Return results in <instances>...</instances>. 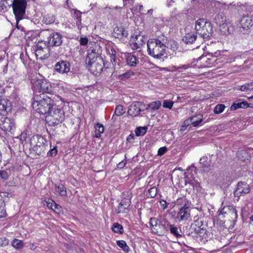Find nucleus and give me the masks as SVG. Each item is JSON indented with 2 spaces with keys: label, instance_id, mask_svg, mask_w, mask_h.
Listing matches in <instances>:
<instances>
[{
  "label": "nucleus",
  "instance_id": "f257e3e1",
  "mask_svg": "<svg viewBox=\"0 0 253 253\" xmlns=\"http://www.w3.org/2000/svg\"><path fill=\"white\" fill-rule=\"evenodd\" d=\"M100 51L99 46L96 44L90 47L87 51L86 63L87 64L88 70L94 75L100 73L105 66Z\"/></svg>",
  "mask_w": 253,
  "mask_h": 253
},
{
  "label": "nucleus",
  "instance_id": "f03ea898",
  "mask_svg": "<svg viewBox=\"0 0 253 253\" xmlns=\"http://www.w3.org/2000/svg\"><path fill=\"white\" fill-rule=\"evenodd\" d=\"M167 38L164 35L157 38L150 39L147 42V51L149 55L154 58L161 59L166 54Z\"/></svg>",
  "mask_w": 253,
  "mask_h": 253
},
{
  "label": "nucleus",
  "instance_id": "7ed1b4c3",
  "mask_svg": "<svg viewBox=\"0 0 253 253\" xmlns=\"http://www.w3.org/2000/svg\"><path fill=\"white\" fill-rule=\"evenodd\" d=\"M33 99V109L41 114L46 115L55 104L51 96L44 94H36Z\"/></svg>",
  "mask_w": 253,
  "mask_h": 253
},
{
  "label": "nucleus",
  "instance_id": "20e7f679",
  "mask_svg": "<svg viewBox=\"0 0 253 253\" xmlns=\"http://www.w3.org/2000/svg\"><path fill=\"white\" fill-rule=\"evenodd\" d=\"M65 119V113L62 107L54 104L47 113L46 123L50 126H55L61 123Z\"/></svg>",
  "mask_w": 253,
  "mask_h": 253
},
{
  "label": "nucleus",
  "instance_id": "39448f33",
  "mask_svg": "<svg viewBox=\"0 0 253 253\" xmlns=\"http://www.w3.org/2000/svg\"><path fill=\"white\" fill-rule=\"evenodd\" d=\"M195 30L196 34L203 39H208L212 35L211 23L204 18L199 19L195 22Z\"/></svg>",
  "mask_w": 253,
  "mask_h": 253
},
{
  "label": "nucleus",
  "instance_id": "423d86ee",
  "mask_svg": "<svg viewBox=\"0 0 253 253\" xmlns=\"http://www.w3.org/2000/svg\"><path fill=\"white\" fill-rule=\"evenodd\" d=\"M33 89L34 95L44 94L52 96L54 93L53 89L50 83L46 80H36L33 84Z\"/></svg>",
  "mask_w": 253,
  "mask_h": 253
},
{
  "label": "nucleus",
  "instance_id": "0eeeda50",
  "mask_svg": "<svg viewBox=\"0 0 253 253\" xmlns=\"http://www.w3.org/2000/svg\"><path fill=\"white\" fill-rule=\"evenodd\" d=\"M27 3V2L26 0H13L11 6L15 17L17 26L19 21L23 19L26 12Z\"/></svg>",
  "mask_w": 253,
  "mask_h": 253
},
{
  "label": "nucleus",
  "instance_id": "6e6552de",
  "mask_svg": "<svg viewBox=\"0 0 253 253\" xmlns=\"http://www.w3.org/2000/svg\"><path fill=\"white\" fill-rule=\"evenodd\" d=\"M180 200V207L176 215V218L179 222L187 220L190 216L191 212L190 203L185 198Z\"/></svg>",
  "mask_w": 253,
  "mask_h": 253
},
{
  "label": "nucleus",
  "instance_id": "1a4fd4ad",
  "mask_svg": "<svg viewBox=\"0 0 253 253\" xmlns=\"http://www.w3.org/2000/svg\"><path fill=\"white\" fill-rule=\"evenodd\" d=\"M217 60L216 56L213 54H209L208 55H202L195 60V61H196L197 63L201 61L200 63L197 65L196 64L195 65L198 68L211 67L214 66L217 64Z\"/></svg>",
  "mask_w": 253,
  "mask_h": 253
},
{
  "label": "nucleus",
  "instance_id": "9d476101",
  "mask_svg": "<svg viewBox=\"0 0 253 253\" xmlns=\"http://www.w3.org/2000/svg\"><path fill=\"white\" fill-rule=\"evenodd\" d=\"M192 227L197 234V238L198 241L205 243L208 241V233L201 220L198 219L192 224Z\"/></svg>",
  "mask_w": 253,
  "mask_h": 253
},
{
  "label": "nucleus",
  "instance_id": "9b49d317",
  "mask_svg": "<svg viewBox=\"0 0 253 253\" xmlns=\"http://www.w3.org/2000/svg\"><path fill=\"white\" fill-rule=\"evenodd\" d=\"M149 223L153 233L158 235H163L166 233L167 229L166 225L161 224L158 219L155 217L150 218Z\"/></svg>",
  "mask_w": 253,
  "mask_h": 253
},
{
  "label": "nucleus",
  "instance_id": "f8f14e48",
  "mask_svg": "<svg viewBox=\"0 0 253 253\" xmlns=\"http://www.w3.org/2000/svg\"><path fill=\"white\" fill-rule=\"evenodd\" d=\"M15 124L13 120L7 117H1L0 119V128L5 133H12L15 128Z\"/></svg>",
  "mask_w": 253,
  "mask_h": 253
},
{
  "label": "nucleus",
  "instance_id": "ddd939ff",
  "mask_svg": "<svg viewBox=\"0 0 253 253\" xmlns=\"http://www.w3.org/2000/svg\"><path fill=\"white\" fill-rule=\"evenodd\" d=\"M240 25L239 29L240 34L248 35L250 33L251 28L253 26V21L251 17L245 16L242 18Z\"/></svg>",
  "mask_w": 253,
  "mask_h": 253
},
{
  "label": "nucleus",
  "instance_id": "4468645a",
  "mask_svg": "<svg viewBox=\"0 0 253 253\" xmlns=\"http://www.w3.org/2000/svg\"><path fill=\"white\" fill-rule=\"evenodd\" d=\"M220 215H223L224 217L232 222H236L238 218L237 211L236 208L232 206L223 208L220 211Z\"/></svg>",
  "mask_w": 253,
  "mask_h": 253
},
{
  "label": "nucleus",
  "instance_id": "2eb2a0df",
  "mask_svg": "<svg viewBox=\"0 0 253 253\" xmlns=\"http://www.w3.org/2000/svg\"><path fill=\"white\" fill-rule=\"evenodd\" d=\"M145 105L141 102H133L128 108L127 113L132 117H136L139 115L140 113L144 110Z\"/></svg>",
  "mask_w": 253,
  "mask_h": 253
},
{
  "label": "nucleus",
  "instance_id": "dca6fc26",
  "mask_svg": "<svg viewBox=\"0 0 253 253\" xmlns=\"http://www.w3.org/2000/svg\"><path fill=\"white\" fill-rule=\"evenodd\" d=\"M250 186L247 183L245 182H238L236 189L234 191V195L238 197L244 196L249 193L250 192Z\"/></svg>",
  "mask_w": 253,
  "mask_h": 253
},
{
  "label": "nucleus",
  "instance_id": "f3484780",
  "mask_svg": "<svg viewBox=\"0 0 253 253\" xmlns=\"http://www.w3.org/2000/svg\"><path fill=\"white\" fill-rule=\"evenodd\" d=\"M54 70L60 74H66L70 70V64L67 61L60 60L54 65Z\"/></svg>",
  "mask_w": 253,
  "mask_h": 253
},
{
  "label": "nucleus",
  "instance_id": "a211bd4d",
  "mask_svg": "<svg viewBox=\"0 0 253 253\" xmlns=\"http://www.w3.org/2000/svg\"><path fill=\"white\" fill-rule=\"evenodd\" d=\"M62 39V36L58 33H53L49 36L48 45L52 46H59L63 42Z\"/></svg>",
  "mask_w": 253,
  "mask_h": 253
},
{
  "label": "nucleus",
  "instance_id": "6ab92c4d",
  "mask_svg": "<svg viewBox=\"0 0 253 253\" xmlns=\"http://www.w3.org/2000/svg\"><path fill=\"white\" fill-rule=\"evenodd\" d=\"M131 204L129 198H125L120 202L116 211L117 213H126L128 211Z\"/></svg>",
  "mask_w": 253,
  "mask_h": 253
},
{
  "label": "nucleus",
  "instance_id": "aec40b11",
  "mask_svg": "<svg viewBox=\"0 0 253 253\" xmlns=\"http://www.w3.org/2000/svg\"><path fill=\"white\" fill-rule=\"evenodd\" d=\"M132 41L131 46L133 50L141 48L145 43L144 37L141 34L135 35L134 38L132 37Z\"/></svg>",
  "mask_w": 253,
  "mask_h": 253
},
{
  "label": "nucleus",
  "instance_id": "412c9836",
  "mask_svg": "<svg viewBox=\"0 0 253 253\" xmlns=\"http://www.w3.org/2000/svg\"><path fill=\"white\" fill-rule=\"evenodd\" d=\"M112 35L115 38L123 39L127 37L128 32L123 26H117L114 29Z\"/></svg>",
  "mask_w": 253,
  "mask_h": 253
},
{
  "label": "nucleus",
  "instance_id": "4be33fe9",
  "mask_svg": "<svg viewBox=\"0 0 253 253\" xmlns=\"http://www.w3.org/2000/svg\"><path fill=\"white\" fill-rule=\"evenodd\" d=\"M11 103L7 98L0 99V114H6L8 112L11 111Z\"/></svg>",
  "mask_w": 253,
  "mask_h": 253
},
{
  "label": "nucleus",
  "instance_id": "5701e85b",
  "mask_svg": "<svg viewBox=\"0 0 253 253\" xmlns=\"http://www.w3.org/2000/svg\"><path fill=\"white\" fill-rule=\"evenodd\" d=\"M31 145L37 147L45 146V139L40 135H34L31 139Z\"/></svg>",
  "mask_w": 253,
  "mask_h": 253
},
{
  "label": "nucleus",
  "instance_id": "b1692460",
  "mask_svg": "<svg viewBox=\"0 0 253 253\" xmlns=\"http://www.w3.org/2000/svg\"><path fill=\"white\" fill-rule=\"evenodd\" d=\"M126 62L128 65L131 67H135L138 63L136 57L132 54H128L126 56Z\"/></svg>",
  "mask_w": 253,
  "mask_h": 253
},
{
  "label": "nucleus",
  "instance_id": "393cba45",
  "mask_svg": "<svg viewBox=\"0 0 253 253\" xmlns=\"http://www.w3.org/2000/svg\"><path fill=\"white\" fill-rule=\"evenodd\" d=\"M197 34L194 33H187L182 39V41L186 44H192L196 40Z\"/></svg>",
  "mask_w": 253,
  "mask_h": 253
},
{
  "label": "nucleus",
  "instance_id": "a878e982",
  "mask_svg": "<svg viewBox=\"0 0 253 253\" xmlns=\"http://www.w3.org/2000/svg\"><path fill=\"white\" fill-rule=\"evenodd\" d=\"M37 48H36V53L37 54H41L44 52V50L48 51V48L46 46V43L44 41H39L37 44Z\"/></svg>",
  "mask_w": 253,
  "mask_h": 253
},
{
  "label": "nucleus",
  "instance_id": "bb28decb",
  "mask_svg": "<svg viewBox=\"0 0 253 253\" xmlns=\"http://www.w3.org/2000/svg\"><path fill=\"white\" fill-rule=\"evenodd\" d=\"M161 106V101L157 100L152 102H151L149 104H147L144 107V110H151L153 111H155L158 110Z\"/></svg>",
  "mask_w": 253,
  "mask_h": 253
},
{
  "label": "nucleus",
  "instance_id": "cd10ccee",
  "mask_svg": "<svg viewBox=\"0 0 253 253\" xmlns=\"http://www.w3.org/2000/svg\"><path fill=\"white\" fill-rule=\"evenodd\" d=\"M249 107L250 105L247 101L238 102L234 103L231 105L230 109L232 110H236L239 108H247Z\"/></svg>",
  "mask_w": 253,
  "mask_h": 253
},
{
  "label": "nucleus",
  "instance_id": "c85d7f7f",
  "mask_svg": "<svg viewBox=\"0 0 253 253\" xmlns=\"http://www.w3.org/2000/svg\"><path fill=\"white\" fill-rule=\"evenodd\" d=\"M237 89L244 92L253 90V82L246 83L242 85H239L237 87Z\"/></svg>",
  "mask_w": 253,
  "mask_h": 253
},
{
  "label": "nucleus",
  "instance_id": "c756f323",
  "mask_svg": "<svg viewBox=\"0 0 253 253\" xmlns=\"http://www.w3.org/2000/svg\"><path fill=\"white\" fill-rule=\"evenodd\" d=\"M187 183L197 191H200L201 187L200 183L195 178L187 181Z\"/></svg>",
  "mask_w": 253,
  "mask_h": 253
},
{
  "label": "nucleus",
  "instance_id": "7c9ffc66",
  "mask_svg": "<svg viewBox=\"0 0 253 253\" xmlns=\"http://www.w3.org/2000/svg\"><path fill=\"white\" fill-rule=\"evenodd\" d=\"M94 128L95 129L94 137L99 138L101 134L104 131V126L100 123H97L94 126Z\"/></svg>",
  "mask_w": 253,
  "mask_h": 253
},
{
  "label": "nucleus",
  "instance_id": "2f4dec72",
  "mask_svg": "<svg viewBox=\"0 0 253 253\" xmlns=\"http://www.w3.org/2000/svg\"><path fill=\"white\" fill-rule=\"evenodd\" d=\"M55 190L58 193L60 196H65L67 195V191L66 188L64 186L60 184L59 185H55Z\"/></svg>",
  "mask_w": 253,
  "mask_h": 253
},
{
  "label": "nucleus",
  "instance_id": "473e14b6",
  "mask_svg": "<svg viewBox=\"0 0 253 253\" xmlns=\"http://www.w3.org/2000/svg\"><path fill=\"white\" fill-rule=\"evenodd\" d=\"M191 120L192 122V125L194 126H197L203 121V116L198 115L191 117Z\"/></svg>",
  "mask_w": 253,
  "mask_h": 253
},
{
  "label": "nucleus",
  "instance_id": "72a5a7b5",
  "mask_svg": "<svg viewBox=\"0 0 253 253\" xmlns=\"http://www.w3.org/2000/svg\"><path fill=\"white\" fill-rule=\"evenodd\" d=\"M167 227L169 229L171 234L176 237H181V235L179 234L178 229L176 226L169 223L167 224Z\"/></svg>",
  "mask_w": 253,
  "mask_h": 253
},
{
  "label": "nucleus",
  "instance_id": "f704fd0d",
  "mask_svg": "<svg viewBox=\"0 0 253 253\" xmlns=\"http://www.w3.org/2000/svg\"><path fill=\"white\" fill-rule=\"evenodd\" d=\"M112 230L115 233L123 234L124 233V228L122 225L116 222L113 224Z\"/></svg>",
  "mask_w": 253,
  "mask_h": 253
},
{
  "label": "nucleus",
  "instance_id": "c9c22d12",
  "mask_svg": "<svg viewBox=\"0 0 253 253\" xmlns=\"http://www.w3.org/2000/svg\"><path fill=\"white\" fill-rule=\"evenodd\" d=\"M124 113L125 111L124 110L123 106L121 105H118L115 109V113L112 117V119H114V120H115L116 119L115 117V116H120L122 115Z\"/></svg>",
  "mask_w": 253,
  "mask_h": 253
},
{
  "label": "nucleus",
  "instance_id": "e433bc0d",
  "mask_svg": "<svg viewBox=\"0 0 253 253\" xmlns=\"http://www.w3.org/2000/svg\"><path fill=\"white\" fill-rule=\"evenodd\" d=\"M195 59H194V60L192 61L191 64H185L181 66H174V68L176 71H178L179 72H183L187 69H188L189 68L193 67L192 65L193 64L195 63Z\"/></svg>",
  "mask_w": 253,
  "mask_h": 253
},
{
  "label": "nucleus",
  "instance_id": "4c0bfd02",
  "mask_svg": "<svg viewBox=\"0 0 253 253\" xmlns=\"http://www.w3.org/2000/svg\"><path fill=\"white\" fill-rule=\"evenodd\" d=\"M217 182L221 187H224L230 183V180L227 176L218 178L217 179Z\"/></svg>",
  "mask_w": 253,
  "mask_h": 253
},
{
  "label": "nucleus",
  "instance_id": "58836bf2",
  "mask_svg": "<svg viewBox=\"0 0 253 253\" xmlns=\"http://www.w3.org/2000/svg\"><path fill=\"white\" fill-rule=\"evenodd\" d=\"M117 245L125 252H128L130 250L129 247L124 240L117 241Z\"/></svg>",
  "mask_w": 253,
  "mask_h": 253
},
{
  "label": "nucleus",
  "instance_id": "ea45409f",
  "mask_svg": "<svg viewBox=\"0 0 253 253\" xmlns=\"http://www.w3.org/2000/svg\"><path fill=\"white\" fill-rule=\"evenodd\" d=\"M54 21V16L51 14H48L43 17L42 21L46 24H49L53 23Z\"/></svg>",
  "mask_w": 253,
  "mask_h": 253
},
{
  "label": "nucleus",
  "instance_id": "a19ab883",
  "mask_svg": "<svg viewBox=\"0 0 253 253\" xmlns=\"http://www.w3.org/2000/svg\"><path fill=\"white\" fill-rule=\"evenodd\" d=\"M214 21L219 26L223 24L225 18L221 14H217L214 18Z\"/></svg>",
  "mask_w": 253,
  "mask_h": 253
},
{
  "label": "nucleus",
  "instance_id": "79ce46f5",
  "mask_svg": "<svg viewBox=\"0 0 253 253\" xmlns=\"http://www.w3.org/2000/svg\"><path fill=\"white\" fill-rule=\"evenodd\" d=\"M45 149V146L37 147L33 146V150L35 152L36 154L40 156L44 153Z\"/></svg>",
  "mask_w": 253,
  "mask_h": 253
},
{
  "label": "nucleus",
  "instance_id": "37998d69",
  "mask_svg": "<svg viewBox=\"0 0 253 253\" xmlns=\"http://www.w3.org/2000/svg\"><path fill=\"white\" fill-rule=\"evenodd\" d=\"M225 108V106L223 104H217L214 107L213 112L216 114H220L224 111Z\"/></svg>",
  "mask_w": 253,
  "mask_h": 253
},
{
  "label": "nucleus",
  "instance_id": "c03bdc74",
  "mask_svg": "<svg viewBox=\"0 0 253 253\" xmlns=\"http://www.w3.org/2000/svg\"><path fill=\"white\" fill-rule=\"evenodd\" d=\"M12 246L16 249H21L23 247V243L21 241L15 239L12 243Z\"/></svg>",
  "mask_w": 253,
  "mask_h": 253
},
{
  "label": "nucleus",
  "instance_id": "a18cd8bd",
  "mask_svg": "<svg viewBox=\"0 0 253 253\" xmlns=\"http://www.w3.org/2000/svg\"><path fill=\"white\" fill-rule=\"evenodd\" d=\"M147 131V128L145 127H138L136 128L135 133L136 136L143 135Z\"/></svg>",
  "mask_w": 253,
  "mask_h": 253
},
{
  "label": "nucleus",
  "instance_id": "49530a36",
  "mask_svg": "<svg viewBox=\"0 0 253 253\" xmlns=\"http://www.w3.org/2000/svg\"><path fill=\"white\" fill-rule=\"evenodd\" d=\"M157 189L156 187H153L148 190V196L151 198H154L157 195Z\"/></svg>",
  "mask_w": 253,
  "mask_h": 253
},
{
  "label": "nucleus",
  "instance_id": "de8ad7c7",
  "mask_svg": "<svg viewBox=\"0 0 253 253\" xmlns=\"http://www.w3.org/2000/svg\"><path fill=\"white\" fill-rule=\"evenodd\" d=\"M173 103V101H170L169 100H165L163 102V106L165 108H168L170 109L172 108Z\"/></svg>",
  "mask_w": 253,
  "mask_h": 253
},
{
  "label": "nucleus",
  "instance_id": "09e8293b",
  "mask_svg": "<svg viewBox=\"0 0 253 253\" xmlns=\"http://www.w3.org/2000/svg\"><path fill=\"white\" fill-rule=\"evenodd\" d=\"M134 75V72L131 70H128L124 74L121 75L122 79H127Z\"/></svg>",
  "mask_w": 253,
  "mask_h": 253
},
{
  "label": "nucleus",
  "instance_id": "8fccbe9b",
  "mask_svg": "<svg viewBox=\"0 0 253 253\" xmlns=\"http://www.w3.org/2000/svg\"><path fill=\"white\" fill-rule=\"evenodd\" d=\"M9 243V240L6 237L0 238V247L7 246Z\"/></svg>",
  "mask_w": 253,
  "mask_h": 253
},
{
  "label": "nucleus",
  "instance_id": "3c124183",
  "mask_svg": "<svg viewBox=\"0 0 253 253\" xmlns=\"http://www.w3.org/2000/svg\"><path fill=\"white\" fill-rule=\"evenodd\" d=\"M109 53L110 54L111 60H114V62H116V57L117 52L114 48H111L110 51H109Z\"/></svg>",
  "mask_w": 253,
  "mask_h": 253
},
{
  "label": "nucleus",
  "instance_id": "603ef678",
  "mask_svg": "<svg viewBox=\"0 0 253 253\" xmlns=\"http://www.w3.org/2000/svg\"><path fill=\"white\" fill-rule=\"evenodd\" d=\"M74 17L77 20V23L81 22V13L78 10H75L73 15Z\"/></svg>",
  "mask_w": 253,
  "mask_h": 253
},
{
  "label": "nucleus",
  "instance_id": "864d4df0",
  "mask_svg": "<svg viewBox=\"0 0 253 253\" xmlns=\"http://www.w3.org/2000/svg\"><path fill=\"white\" fill-rule=\"evenodd\" d=\"M0 177L4 180H7L9 177L8 173L5 170H0Z\"/></svg>",
  "mask_w": 253,
  "mask_h": 253
},
{
  "label": "nucleus",
  "instance_id": "5fc2aeb1",
  "mask_svg": "<svg viewBox=\"0 0 253 253\" xmlns=\"http://www.w3.org/2000/svg\"><path fill=\"white\" fill-rule=\"evenodd\" d=\"M168 151V148L166 147H162L159 149L158 151V155L162 156L165 154Z\"/></svg>",
  "mask_w": 253,
  "mask_h": 253
},
{
  "label": "nucleus",
  "instance_id": "6e6d98bb",
  "mask_svg": "<svg viewBox=\"0 0 253 253\" xmlns=\"http://www.w3.org/2000/svg\"><path fill=\"white\" fill-rule=\"evenodd\" d=\"M54 207H53L52 210L57 213H59L61 211V207L56 203L54 204Z\"/></svg>",
  "mask_w": 253,
  "mask_h": 253
},
{
  "label": "nucleus",
  "instance_id": "4d7b16f0",
  "mask_svg": "<svg viewBox=\"0 0 253 253\" xmlns=\"http://www.w3.org/2000/svg\"><path fill=\"white\" fill-rule=\"evenodd\" d=\"M57 153V150L56 149V147H54L53 148L50 150L48 152V155H50L51 156H54L56 155Z\"/></svg>",
  "mask_w": 253,
  "mask_h": 253
},
{
  "label": "nucleus",
  "instance_id": "13d9d810",
  "mask_svg": "<svg viewBox=\"0 0 253 253\" xmlns=\"http://www.w3.org/2000/svg\"><path fill=\"white\" fill-rule=\"evenodd\" d=\"M6 215L5 209L2 207H0V218L5 217Z\"/></svg>",
  "mask_w": 253,
  "mask_h": 253
},
{
  "label": "nucleus",
  "instance_id": "bf43d9fd",
  "mask_svg": "<svg viewBox=\"0 0 253 253\" xmlns=\"http://www.w3.org/2000/svg\"><path fill=\"white\" fill-rule=\"evenodd\" d=\"M27 138V133L26 131H23L21 133L20 136V139L21 141H25Z\"/></svg>",
  "mask_w": 253,
  "mask_h": 253
},
{
  "label": "nucleus",
  "instance_id": "052dcab7",
  "mask_svg": "<svg viewBox=\"0 0 253 253\" xmlns=\"http://www.w3.org/2000/svg\"><path fill=\"white\" fill-rule=\"evenodd\" d=\"M80 44L85 45L88 42V39L86 38H81L80 40Z\"/></svg>",
  "mask_w": 253,
  "mask_h": 253
},
{
  "label": "nucleus",
  "instance_id": "680f3d73",
  "mask_svg": "<svg viewBox=\"0 0 253 253\" xmlns=\"http://www.w3.org/2000/svg\"><path fill=\"white\" fill-rule=\"evenodd\" d=\"M124 4L125 6H129L133 4L134 0H123Z\"/></svg>",
  "mask_w": 253,
  "mask_h": 253
},
{
  "label": "nucleus",
  "instance_id": "e2e57ef3",
  "mask_svg": "<svg viewBox=\"0 0 253 253\" xmlns=\"http://www.w3.org/2000/svg\"><path fill=\"white\" fill-rule=\"evenodd\" d=\"M247 153L246 151L245 150H242L241 151H240L238 153V157L239 158V159H240L242 161H244V159L243 158H242L240 157V155H244V156H247Z\"/></svg>",
  "mask_w": 253,
  "mask_h": 253
},
{
  "label": "nucleus",
  "instance_id": "0e129e2a",
  "mask_svg": "<svg viewBox=\"0 0 253 253\" xmlns=\"http://www.w3.org/2000/svg\"><path fill=\"white\" fill-rule=\"evenodd\" d=\"M56 203L54 201H52L51 202H46V206L48 208H49L50 209H52L53 207H54V204H55Z\"/></svg>",
  "mask_w": 253,
  "mask_h": 253
},
{
  "label": "nucleus",
  "instance_id": "69168bd1",
  "mask_svg": "<svg viewBox=\"0 0 253 253\" xmlns=\"http://www.w3.org/2000/svg\"><path fill=\"white\" fill-rule=\"evenodd\" d=\"M183 124H184V126H189L192 125V120H191V117L189 118L188 119L186 120L184 122Z\"/></svg>",
  "mask_w": 253,
  "mask_h": 253
},
{
  "label": "nucleus",
  "instance_id": "338daca9",
  "mask_svg": "<svg viewBox=\"0 0 253 253\" xmlns=\"http://www.w3.org/2000/svg\"><path fill=\"white\" fill-rule=\"evenodd\" d=\"M126 163L124 161H122L117 165V167L119 169H122L124 168Z\"/></svg>",
  "mask_w": 253,
  "mask_h": 253
},
{
  "label": "nucleus",
  "instance_id": "774afa93",
  "mask_svg": "<svg viewBox=\"0 0 253 253\" xmlns=\"http://www.w3.org/2000/svg\"><path fill=\"white\" fill-rule=\"evenodd\" d=\"M207 157L204 156L202 157L200 160V163H204L207 160Z\"/></svg>",
  "mask_w": 253,
  "mask_h": 253
}]
</instances>
